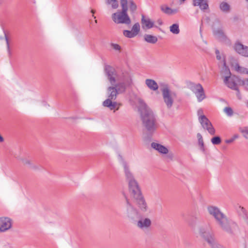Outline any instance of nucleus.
I'll list each match as a JSON object with an SVG mask.
<instances>
[{
    "mask_svg": "<svg viewBox=\"0 0 248 248\" xmlns=\"http://www.w3.org/2000/svg\"><path fill=\"white\" fill-rule=\"evenodd\" d=\"M197 136L198 139V144L200 146V150L202 151V152H204L205 149L202 137L200 133H198Z\"/></svg>",
    "mask_w": 248,
    "mask_h": 248,
    "instance_id": "26",
    "label": "nucleus"
},
{
    "mask_svg": "<svg viewBox=\"0 0 248 248\" xmlns=\"http://www.w3.org/2000/svg\"><path fill=\"white\" fill-rule=\"evenodd\" d=\"M223 111L226 114L227 116L229 117L232 116L233 114V111L232 109L229 107H225L223 109Z\"/></svg>",
    "mask_w": 248,
    "mask_h": 248,
    "instance_id": "33",
    "label": "nucleus"
},
{
    "mask_svg": "<svg viewBox=\"0 0 248 248\" xmlns=\"http://www.w3.org/2000/svg\"><path fill=\"white\" fill-rule=\"evenodd\" d=\"M216 54V57L217 60L220 61V63H222L223 64V59L225 61V57L223 54H221L219 52V51L217 49L215 51Z\"/></svg>",
    "mask_w": 248,
    "mask_h": 248,
    "instance_id": "32",
    "label": "nucleus"
},
{
    "mask_svg": "<svg viewBox=\"0 0 248 248\" xmlns=\"http://www.w3.org/2000/svg\"><path fill=\"white\" fill-rule=\"evenodd\" d=\"M120 4L122 10L113 14L112 19L115 23L129 25L131 21L127 14V0H120Z\"/></svg>",
    "mask_w": 248,
    "mask_h": 248,
    "instance_id": "6",
    "label": "nucleus"
},
{
    "mask_svg": "<svg viewBox=\"0 0 248 248\" xmlns=\"http://www.w3.org/2000/svg\"><path fill=\"white\" fill-rule=\"evenodd\" d=\"M222 68L221 71V74L224 77L231 76V72L229 68L226 66V61L223 59Z\"/></svg>",
    "mask_w": 248,
    "mask_h": 248,
    "instance_id": "22",
    "label": "nucleus"
},
{
    "mask_svg": "<svg viewBox=\"0 0 248 248\" xmlns=\"http://www.w3.org/2000/svg\"><path fill=\"white\" fill-rule=\"evenodd\" d=\"M197 115L199 117V121L202 119V118L206 116L203 114V110L202 108H199L197 111Z\"/></svg>",
    "mask_w": 248,
    "mask_h": 248,
    "instance_id": "36",
    "label": "nucleus"
},
{
    "mask_svg": "<svg viewBox=\"0 0 248 248\" xmlns=\"http://www.w3.org/2000/svg\"><path fill=\"white\" fill-rule=\"evenodd\" d=\"M234 50L240 55L248 57V46L239 42H236L233 46Z\"/></svg>",
    "mask_w": 248,
    "mask_h": 248,
    "instance_id": "14",
    "label": "nucleus"
},
{
    "mask_svg": "<svg viewBox=\"0 0 248 248\" xmlns=\"http://www.w3.org/2000/svg\"><path fill=\"white\" fill-rule=\"evenodd\" d=\"M111 46L112 48L116 50H120L121 49V46L116 44H111Z\"/></svg>",
    "mask_w": 248,
    "mask_h": 248,
    "instance_id": "41",
    "label": "nucleus"
},
{
    "mask_svg": "<svg viewBox=\"0 0 248 248\" xmlns=\"http://www.w3.org/2000/svg\"><path fill=\"white\" fill-rule=\"evenodd\" d=\"M160 10L163 13L169 16L175 15L179 12V8L172 9L166 4L161 5Z\"/></svg>",
    "mask_w": 248,
    "mask_h": 248,
    "instance_id": "17",
    "label": "nucleus"
},
{
    "mask_svg": "<svg viewBox=\"0 0 248 248\" xmlns=\"http://www.w3.org/2000/svg\"><path fill=\"white\" fill-rule=\"evenodd\" d=\"M170 32L175 34H178L180 32L179 25L178 24H173L170 27Z\"/></svg>",
    "mask_w": 248,
    "mask_h": 248,
    "instance_id": "27",
    "label": "nucleus"
},
{
    "mask_svg": "<svg viewBox=\"0 0 248 248\" xmlns=\"http://www.w3.org/2000/svg\"><path fill=\"white\" fill-rule=\"evenodd\" d=\"M126 202V215L131 219H134L138 216V212L130 204L129 200L125 197Z\"/></svg>",
    "mask_w": 248,
    "mask_h": 248,
    "instance_id": "12",
    "label": "nucleus"
},
{
    "mask_svg": "<svg viewBox=\"0 0 248 248\" xmlns=\"http://www.w3.org/2000/svg\"><path fill=\"white\" fill-rule=\"evenodd\" d=\"M3 3V0H0V5L2 4Z\"/></svg>",
    "mask_w": 248,
    "mask_h": 248,
    "instance_id": "45",
    "label": "nucleus"
},
{
    "mask_svg": "<svg viewBox=\"0 0 248 248\" xmlns=\"http://www.w3.org/2000/svg\"><path fill=\"white\" fill-rule=\"evenodd\" d=\"M122 165L124 168L126 181L128 184L129 190L131 196L134 198L141 194L138 183L130 170L129 165L122 158Z\"/></svg>",
    "mask_w": 248,
    "mask_h": 248,
    "instance_id": "4",
    "label": "nucleus"
},
{
    "mask_svg": "<svg viewBox=\"0 0 248 248\" xmlns=\"http://www.w3.org/2000/svg\"><path fill=\"white\" fill-rule=\"evenodd\" d=\"M144 38L147 42L151 44H155L157 41V38L156 36L150 34H145Z\"/></svg>",
    "mask_w": 248,
    "mask_h": 248,
    "instance_id": "23",
    "label": "nucleus"
},
{
    "mask_svg": "<svg viewBox=\"0 0 248 248\" xmlns=\"http://www.w3.org/2000/svg\"><path fill=\"white\" fill-rule=\"evenodd\" d=\"M138 207L142 212H146L148 210L147 204L142 194L133 198Z\"/></svg>",
    "mask_w": 248,
    "mask_h": 248,
    "instance_id": "10",
    "label": "nucleus"
},
{
    "mask_svg": "<svg viewBox=\"0 0 248 248\" xmlns=\"http://www.w3.org/2000/svg\"><path fill=\"white\" fill-rule=\"evenodd\" d=\"M241 133L243 134L244 137L248 139V128L245 127L243 129L241 130Z\"/></svg>",
    "mask_w": 248,
    "mask_h": 248,
    "instance_id": "37",
    "label": "nucleus"
},
{
    "mask_svg": "<svg viewBox=\"0 0 248 248\" xmlns=\"http://www.w3.org/2000/svg\"><path fill=\"white\" fill-rule=\"evenodd\" d=\"M161 90L163 101L167 108L170 109L173 105L177 94L171 91L168 86L164 87Z\"/></svg>",
    "mask_w": 248,
    "mask_h": 248,
    "instance_id": "7",
    "label": "nucleus"
},
{
    "mask_svg": "<svg viewBox=\"0 0 248 248\" xmlns=\"http://www.w3.org/2000/svg\"><path fill=\"white\" fill-rule=\"evenodd\" d=\"M211 141L212 143L214 145H218L221 143V140L219 137L216 136L212 138L211 140Z\"/></svg>",
    "mask_w": 248,
    "mask_h": 248,
    "instance_id": "34",
    "label": "nucleus"
},
{
    "mask_svg": "<svg viewBox=\"0 0 248 248\" xmlns=\"http://www.w3.org/2000/svg\"><path fill=\"white\" fill-rule=\"evenodd\" d=\"M92 13L94 14V11L93 10H92Z\"/></svg>",
    "mask_w": 248,
    "mask_h": 248,
    "instance_id": "46",
    "label": "nucleus"
},
{
    "mask_svg": "<svg viewBox=\"0 0 248 248\" xmlns=\"http://www.w3.org/2000/svg\"><path fill=\"white\" fill-rule=\"evenodd\" d=\"M129 5V9L132 13L135 12L137 9V5L133 0H127V5Z\"/></svg>",
    "mask_w": 248,
    "mask_h": 248,
    "instance_id": "28",
    "label": "nucleus"
},
{
    "mask_svg": "<svg viewBox=\"0 0 248 248\" xmlns=\"http://www.w3.org/2000/svg\"><path fill=\"white\" fill-rule=\"evenodd\" d=\"M239 81L238 77L235 76H227L224 79V82L229 88L238 91V87L236 82Z\"/></svg>",
    "mask_w": 248,
    "mask_h": 248,
    "instance_id": "11",
    "label": "nucleus"
},
{
    "mask_svg": "<svg viewBox=\"0 0 248 248\" xmlns=\"http://www.w3.org/2000/svg\"><path fill=\"white\" fill-rule=\"evenodd\" d=\"M151 147L162 155H166L169 153V150L167 147L158 143L152 142Z\"/></svg>",
    "mask_w": 248,
    "mask_h": 248,
    "instance_id": "16",
    "label": "nucleus"
},
{
    "mask_svg": "<svg viewBox=\"0 0 248 248\" xmlns=\"http://www.w3.org/2000/svg\"><path fill=\"white\" fill-rule=\"evenodd\" d=\"M136 103L140 112L143 126L148 133H153L156 130L158 126L155 114L140 97L136 98Z\"/></svg>",
    "mask_w": 248,
    "mask_h": 248,
    "instance_id": "3",
    "label": "nucleus"
},
{
    "mask_svg": "<svg viewBox=\"0 0 248 248\" xmlns=\"http://www.w3.org/2000/svg\"><path fill=\"white\" fill-rule=\"evenodd\" d=\"M214 34L216 37L220 41H223L226 39V36L224 34L222 31L221 30H217L214 31Z\"/></svg>",
    "mask_w": 248,
    "mask_h": 248,
    "instance_id": "24",
    "label": "nucleus"
},
{
    "mask_svg": "<svg viewBox=\"0 0 248 248\" xmlns=\"http://www.w3.org/2000/svg\"><path fill=\"white\" fill-rule=\"evenodd\" d=\"M167 155L166 156V159L167 161H171L173 159V154L172 153H168L167 154H166Z\"/></svg>",
    "mask_w": 248,
    "mask_h": 248,
    "instance_id": "38",
    "label": "nucleus"
},
{
    "mask_svg": "<svg viewBox=\"0 0 248 248\" xmlns=\"http://www.w3.org/2000/svg\"><path fill=\"white\" fill-rule=\"evenodd\" d=\"M108 5H111L113 9H116L118 7V2L116 0H105Z\"/></svg>",
    "mask_w": 248,
    "mask_h": 248,
    "instance_id": "29",
    "label": "nucleus"
},
{
    "mask_svg": "<svg viewBox=\"0 0 248 248\" xmlns=\"http://www.w3.org/2000/svg\"><path fill=\"white\" fill-rule=\"evenodd\" d=\"M123 34L127 38H133L136 36L135 34L133 32V31H131L129 30H124L123 31Z\"/></svg>",
    "mask_w": 248,
    "mask_h": 248,
    "instance_id": "31",
    "label": "nucleus"
},
{
    "mask_svg": "<svg viewBox=\"0 0 248 248\" xmlns=\"http://www.w3.org/2000/svg\"><path fill=\"white\" fill-rule=\"evenodd\" d=\"M199 122L202 127L204 129H206L209 133L212 135L215 134L216 130L213 127L210 121L206 117L202 118V119L199 120Z\"/></svg>",
    "mask_w": 248,
    "mask_h": 248,
    "instance_id": "13",
    "label": "nucleus"
},
{
    "mask_svg": "<svg viewBox=\"0 0 248 248\" xmlns=\"http://www.w3.org/2000/svg\"><path fill=\"white\" fill-rule=\"evenodd\" d=\"M5 40H6V41L7 49L8 53L9 55H11V50H10V49L8 39V38L7 37V36L6 35H5Z\"/></svg>",
    "mask_w": 248,
    "mask_h": 248,
    "instance_id": "39",
    "label": "nucleus"
},
{
    "mask_svg": "<svg viewBox=\"0 0 248 248\" xmlns=\"http://www.w3.org/2000/svg\"><path fill=\"white\" fill-rule=\"evenodd\" d=\"M151 225V221L149 218H142L137 223V226L141 230L148 229Z\"/></svg>",
    "mask_w": 248,
    "mask_h": 248,
    "instance_id": "15",
    "label": "nucleus"
},
{
    "mask_svg": "<svg viewBox=\"0 0 248 248\" xmlns=\"http://www.w3.org/2000/svg\"><path fill=\"white\" fill-rule=\"evenodd\" d=\"M145 84L147 85V86L152 91H156L158 88V85L157 83L153 79H146Z\"/></svg>",
    "mask_w": 248,
    "mask_h": 248,
    "instance_id": "20",
    "label": "nucleus"
},
{
    "mask_svg": "<svg viewBox=\"0 0 248 248\" xmlns=\"http://www.w3.org/2000/svg\"><path fill=\"white\" fill-rule=\"evenodd\" d=\"M194 6H199L201 10H206L209 8L207 0H193Z\"/></svg>",
    "mask_w": 248,
    "mask_h": 248,
    "instance_id": "19",
    "label": "nucleus"
},
{
    "mask_svg": "<svg viewBox=\"0 0 248 248\" xmlns=\"http://www.w3.org/2000/svg\"><path fill=\"white\" fill-rule=\"evenodd\" d=\"M239 136L238 134L234 135L231 138L226 140H225V142L226 143L229 144L233 142L236 139H238Z\"/></svg>",
    "mask_w": 248,
    "mask_h": 248,
    "instance_id": "35",
    "label": "nucleus"
},
{
    "mask_svg": "<svg viewBox=\"0 0 248 248\" xmlns=\"http://www.w3.org/2000/svg\"><path fill=\"white\" fill-rule=\"evenodd\" d=\"M23 163L24 164H28V165H30L31 164V162L30 160H25L23 161Z\"/></svg>",
    "mask_w": 248,
    "mask_h": 248,
    "instance_id": "42",
    "label": "nucleus"
},
{
    "mask_svg": "<svg viewBox=\"0 0 248 248\" xmlns=\"http://www.w3.org/2000/svg\"><path fill=\"white\" fill-rule=\"evenodd\" d=\"M12 220L8 217H0V233L5 232L12 227Z\"/></svg>",
    "mask_w": 248,
    "mask_h": 248,
    "instance_id": "8",
    "label": "nucleus"
},
{
    "mask_svg": "<svg viewBox=\"0 0 248 248\" xmlns=\"http://www.w3.org/2000/svg\"><path fill=\"white\" fill-rule=\"evenodd\" d=\"M132 31L136 36L140 31V25L139 23H135L132 27Z\"/></svg>",
    "mask_w": 248,
    "mask_h": 248,
    "instance_id": "30",
    "label": "nucleus"
},
{
    "mask_svg": "<svg viewBox=\"0 0 248 248\" xmlns=\"http://www.w3.org/2000/svg\"><path fill=\"white\" fill-rule=\"evenodd\" d=\"M141 23L142 28L144 29H151L153 27L154 25V21L151 20L149 17L145 16L144 15H142Z\"/></svg>",
    "mask_w": 248,
    "mask_h": 248,
    "instance_id": "18",
    "label": "nucleus"
},
{
    "mask_svg": "<svg viewBox=\"0 0 248 248\" xmlns=\"http://www.w3.org/2000/svg\"><path fill=\"white\" fill-rule=\"evenodd\" d=\"M4 141L3 138L0 135V142H2Z\"/></svg>",
    "mask_w": 248,
    "mask_h": 248,
    "instance_id": "44",
    "label": "nucleus"
},
{
    "mask_svg": "<svg viewBox=\"0 0 248 248\" xmlns=\"http://www.w3.org/2000/svg\"><path fill=\"white\" fill-rule=\"evenodd\" d=\"M243 82L245 84L246 87L247 89H248V79L247 80V81H246L245 83H244V81H243Z\"/></svg>",
    "mask_w": 248,
    "mask_h": 248,
    "instance_id": "43",
    "label": "nucleus"
},
{
    "mask_svg": "<svg viewBox=\"0 0 248 248\" xmlns=\"http://www.w3.org/2000/svg\"><path fill=\"white\" fill-rule=\"evenodd\" d=\"M246 1H248V0H246Z\"/></svg>",
    "mask_w": 248,
    "mask_h": 248,
    "instance_id": "47",
    "label": "nucleus"
},
{
    "mask_svg": "<svg viewBox=\"0 0 248 248\" xmlns=\"http://www.w3.org/2000/svg\"><path fill=\"white\" fill-rule=\"evenodd\" d=\"M105 73L111 86L107 89L108 98L103 102V105L113 110L117 105V102L113 101L116 99L118 94L125 91L126 86L130 83L131 79L128 76L119 75L115 70L109 66L106 67Z\"/></svg>",
    "mask_w": 248,
    "mask_h": 248,
    "instance_id": "1",
    "label": "nucleus"
},
{
    "mask_svg": "<svg viewBox=\"0 0 248 248\" xmlns=\"http://www.w3.org/2000/svg\"><path fill=\"white\" fill-rule=\"evenodd\" d=\"M220 10L224 13H228L230 10V5L226 2H222L219 5Z\"/></svg>",
    "mask_w": 248,
    "mask_h": 248,
    "instance_id": "25",
    "label": "nucleus"
},
{
    "mask_svg": "<svg viewBox=\"0 0 248 248\" xmlns=\"http://www.w3.org/2000/svg\"><path fill=\"white\" fill-rule=\"evenodd\" d=\"M229 61L230 63V64L231 65V66L232 67V63H233L235 61L236 62H238L237 60L234 57H233L232 56H230L229 57Z\"/></svg>",
    "mask_w": 248,
    "mask_h": 248,
    "instance_id": "40",
    "label": "nucleus"
},
{
    "mask_svg": "<svg viewBox=\"0 0 248 248\" xmlns=\"http://www.w3.org/2000/svg\"><path fill=\"white\" fill-rule=\"evenodd\" d=\"M192 91L195 94L199 102H202L206 98L204 89L201 84L198 83L193 86Z\"/></svg>",
    "mask_w": 248,
    "mask_h": 248,
    "instance_id": "9",
    "label": "nucleus"
},
{
    "mask_svg": "<svg viewBox=\"0 0 248 248\" xmlns=\"http://www.w3.org/2000/svg\"><path fill=\"white\" fill-rule=\"evenodd\" d=\"M199 234L211 248H225L216 241L215 234L210 226L200 228Z\"/></svg>",
    "mask_w": 248,
    "mask_h": 248,
    "instance_id": "5",
    "label": "nucleus"
},
{
    "mask_svg": "<svg viewBox=\"0 0 248 248\" xmlns=\"http://www.w3.org/2000/svg\"><path fill=\"white\" fill-rule=\"evenodd\" d=\"M207 209L209 215L215 218L223 232L230 234H233L238 229L237 224L229 219L217 207L210 205L207 207Z\"/></svg>",
    "mask_w": 248,
    "mask_h": 248,
    "instance_id": "2",
    "label": "nucleus"
},
{
    "mask_svg": "<svg viewBox=\"0 0 248 248\" xmlns=\"http://www.w3.org/2000/svg\"><path fill=\"white\" fill-rule=\"evenodd\" d=\"M232 67L234 69V70L241 74H248V69L239 66L238 62H236L235 61L232 63Z\"/></svg>",
    "mask_w": 248,
    "mask_h": 248,
    "instance_id": "21",
    "label": "nucleus"
}]
</instances>
